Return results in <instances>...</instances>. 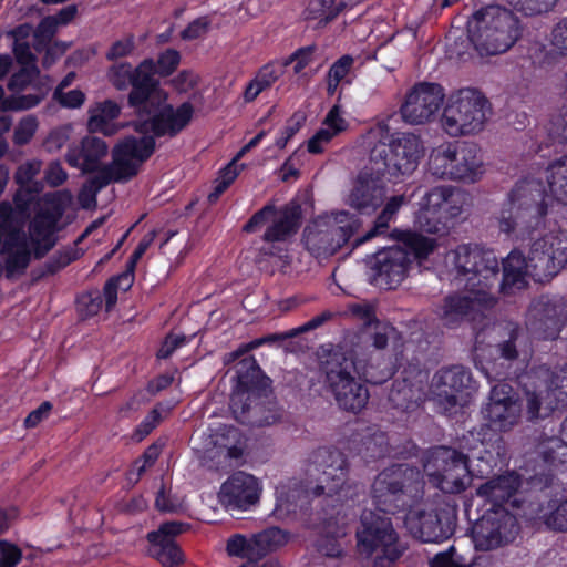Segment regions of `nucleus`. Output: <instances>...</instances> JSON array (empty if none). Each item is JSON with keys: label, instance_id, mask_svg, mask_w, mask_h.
I'll return each mask as SVG.
<instances>
[{"label": "nucleus", "instance_id": "nucleus-1", "mask_svg": "<svg viewBox=\"0 0 567 567\" xmlns=\"http://www.w3.org/2000/svg\"><path fill=\"white\" fill-rule=\"evenodd\" d=\"M419 472L404 465L382 471L372 484V498L377 511H364L357 529V546L360 554L374 556L373 567H390L403 547L392 520L385 514L395 513L406 503L405 489L417 478Z\"/></svg>", "mask_w": 567, "mask_h": 567}, {"label": "nucleus", "instance_id": "nucleus-2", "mask_svg": "<svg viewBox=\"0 0 567 567\" xmlns=\"http://www.w3.org/2000/svg\"><path fill=\"white\" fill-rule=\"evenodd\" d=\"M445 267L465 290L462 296L446 298L440 315L444 324L453 326L465 317L475 320L494 306L492 288L497 281L498 260L492 250L476 244L458 245L446 254Z\"/></svg>", "mask_w": 567, "mask_h": 567}, {"label": "nucleus", "instance_id": "nucleus-3", "mask_svg": "<svg viewBox=\"0 0 567 567\" xmlns=\"http://www.w3.org/2000/svg\"><path fill=\"white\" fill-rule=\"evenodd\" d=\"M70 200L71 194L66 190L45 194L43 202L51 209L40 212L33 218L29 226V238L18 231L11 205L6 202L0 204V254L4 257L8 276L22 272L32 257L41 258L54 246L62 206Z\"/></svg>", "mask_w": 567, "mask_h": 567}, {"label": "nucleus", "instance_id": "nucleus-4", "mask_svg": "<svg viewBox=\"0 0 567 567\" xmlns=\"http://www.w3.org/2000/svg\"><path fill=\"white\" fill-rule=\"evenodd\" d=\"M158 73L153 60H144L133 70L134 89L128 95V103L137 114L136 138L143 136H174L192 121L194 107L183 103L173 109L167 103V93L155 81Z\"/></svg>", "mask_w": 567, "mask_h": 567}, {"label": "nucleus", "instance_id": "nucleus-5", "mask_svg": "<svg viewBox=\"0 0 567 567\" xmlns=\"http://www.w3.org/2000/svg\"><path fill=\"white\" fill-rule=\"evenodd\" d=\"M363 138L371 146V162L381 164L384 172L393 177L411 175L424 155V146L419 136L403 133L391 138L385 122L375 124Z\"/></svg>", "mask_w": 567, "mask_h": 567}, {"label": "nucleus", "instance_id": "nucleus-6", "mask_svg": "<svg viewBox=\"0 0 567 567\" xmlns=\"http://www.w3.org/2000/svg\"><path fill=\"white\" fill-rule=\"evenodd\" d=\"M399 245L378 251L370 260L372 282L382 289L396 288L408 276L413 260L427 258L436 240L414 231L401 233Z\"/></svg>", "mask_w": 567, "mask_h": 567}, {"label": "nucleus", "instance_id": "nucleus-7", "mask_svg": "<svg viewBox=\"0 0 567 567\" xmlns=\"http://www.w3.org/2000/svg\"><path fill=\"white\" fill-rule=\"evenodd\" d=\"M155 140L152 136L125 137L112 152V163L92 176L79 194L82 207L95 205L96 193L110 182L127 181L135 176L142 165L154 152Z\"/></svg>", "mask_w": 567, "mask_h": 567}, {"label": "nucleus", "instance_id": "nucleus-8", "mask_svg": "<svg viewBox=\"0 0 567 567\" xmlns=\"http://www.w3.org/2000/svg\"><path fill=\"white\" fill-rule=\"evenodd\" d=\"M474 436L470 432L461 443L462 450L467 454L446 446L435 447L427 453L423 467L433 486L444 493L457 494L471 485L473 474L468 468L470 454L480 446L484 447V442Z\"/></svg>", "mask_w": 567, "mask_h": 567}, {"label": "nucleus", "instance_id": "nucleus-9", "mask_svg": "<svg viewBox=\"0 0 567 567\" xmlns=\"http://www.w3.org/2000/svg\"><path fill=\"white\" fill-rule=\"evenodd\" d=\"M546 214L547 204L539 184L535 181H523L508 195L507 202L496 216V225L506 236L524 237L540 226Z\"/></svg>", "mask_w": 567, "mask_h": 567}, {"label": "nucleus", "instance_id": "nucleus-10", "mask_svg": "<svg viewBox=\"0 0 567 567\" xmlns=\"http://www.w3.org/2000/svg\"><path fill=\"white\" fill-rule=\"evenodd\" d=\"M470 33L481 55L502 54L517 41L518 21L506 9L488 7L475 14Z\"/></svg>", "mask_w": 567, "mask_h": 567}, {"label": "nucleus", "instance_id": "nucleus-11", "mask_svg": "<svg viewBox=\"0 0 567 567\" xmlns=\"http://www.w3.org/2000/svg\"><path fill=\"white\" fill-rule=\"evenodd\" d=\"M489 114L491 105L480 91L461 89L449 95L441 125L450 136L472 135L483 131Z\"/></svg>", "mask_w": 567, "mask_h": 567}, {"label": "nucleus", "instance_id": "nucleus-12", "mask_svg": "<svg viewBox=\"0 0 567 567\" xmlns=\"http://www.w3.org/2000/svg\"><path fill=\"white\" fill-rule=\"evenodd\" d=\"M351 370L369 382L379 383L383 378H375L361 359L337 358L329 363L327 383L339 406L353 413L360 412L368 403L367 388L351 375Z\"/></svg>", "mask_w": 567, "mask_h": 567}, {"label": "nucleus", "instance_id": "nucleus-13", "mask_svg": "<svg viewBox=\"0 0 567 567\" xmlns=\"http://www.w3.org/2000/svg\"><path fill=\"white\" fill-rule=\"evenodd\" d=\"M429 167L440 178L468 183L477 182L485 172L481 151L471 143L440 144L430 155Z\"/></svg>", "mask_w": 567, "mask_h": 567}, {"label": "nucleus", "instance_id": "nucleus-14", "mask_svg": "<svg viewBox=\"0 0 567 567\" xmlns=\"http://www.w3.org/2000/svg\"><path fill=\"white\" fill-rule=\"evenodd\" d=\"M359 226L360 220L346 210L319 216L305 229L306 247L317 257L333 255Z\"/></svg>", "mask_w": 567, "mask_h": 567}, {"label": "nucleus", "instance_id": "nucleus-15", "mask_svg": "<svg viewBox=\"0 0 567 567\" xmlns=\"http://www.w3.org/2000/svg\"><path fill=\"white\" fill-rule=\"evenodd\" d=\"M470 206V196L463 190L439 186L429 190L420 202L415 225L423 231L436 234L446 223L461 216Z\"/></svg>", "mask_w": 567, "mask_h": 567}, {"label": "nucleus", "instance_id": "nucleus-16", "mask_svg": "<svg viewBox=\"0 0 567 567\" xmlns=\"http://www.w3.org/2000/svg\"><path fill=\"white\" fill-rule=\"evenodd\" d=\"M193 449L199 454L200 462L209 470H225L229 460H239L247 449V436L236 426L220 425L205 436H194Z\"/></svg>", "mask_w": 567, "mask_h": 567}, {"label": "nucleus", "instance_id": "nucleus-17", "mask_svg": "<svg viewBox=\"0 0 567 567\" xmlns=\"http://www.w3.org/2000/svg\"><path fill=\"white\" fill-rule=\"evenodd\" d=\"M410 534L424 543H440L454 530L453 515L447 505L434 501L413 503L404 516Z\"/></svg>", "mask_w": 567, "mask_h": 567}, {"label": "nucleus", "instance_id": "nucleus-18", "mask_svg": "<svg viewBox=\"0 0 567 567\" xmlns=\"http://www.w3.org/2000/svg\"><path fill=\"white\" fill-rule=\"evenodd\" d=\"M475 388L471 374L462 367H453L436 372L431 382V400L447 414L457 413L473 398Z\"/></svg>", "mask_w": 567, "mask_h": 567}, {"label": "nucleus", "instance_id": "nucleus-19", "mask_svg": "<svg viewBox=\"0 0 567 567\" xmlns=\"http://www.w3.org/2000/svg\"><path fill=\"white\" fill-rule=\"evenodd\" d=\"M315 463L323 467L318 477L319 484L315 489L316 495L327 494L336 496L339 501L353 499L359 496L360 487L347 482L346 461L338 451L320 450L316 454Z\"/></svg>", "mask_w": 567, "mask_h": 567}, {"label": "nucleus", "instance_id": "nucleus-20", "mask_svg": "<svg viewBox=\"0 0 567 567\" xmlns=\"http://www.w3.org/2000/svg\"><path fill=\"white\" fill-rule=\"evenodd\" d=\"M529 250L536 281L549 280L567 267V236L564 234H546L535 239Z\"/></svg>", "mask_w": 567, "mask_h": 567}, {"label": "nucleus", "instance_id": "nucleus-21", "mask_svg": "<svg viewBox=\"0 0 567 567\" xmlns=\"http://www.w3.org/2000/svg\"><path fill=\"white\" fill-rule=\"evenodd\" d=\"M445 93L436 83L421 82L406 93L400 113L404 122L412 125L433 121L444 103Z\"/></svg>", "mask_w": 567, "mask_h": 567}, {"label": "nucleus", "instance_id": "nucleus-22", "mask_svg": "<svg viewBox=\"0 0 567 567\" xmlns=\"http://www.w3.org/2000/svg\"><path fill=\"white\" fill-rule=\"evenodd\" d=\"M518 532L514 515L506 509H491L473 527L478 550H492L514 539Z\"/></svg>", "mask_w": 567, "mask_h": 567}, {"label": "nucleus", "instance_id": "nucleus-23", "mask_svg": "<svg viewBox=\"0 0 567 567\" xmlns=\"http://www.w3.org/2000/svg\"><path fill=\"white\" fill-rule=\"evenodd\" d=\"M300 208L291 204L276 209L274 206H265L257 212L245 225L246 231H254L264 223L269 226L264 235L267 243H284L295 235L299 228Z\"/></svg>", "mask_w": 567, "mask_h": 567}, {"label": "nucleus", "instance_id": "nucleus-24", "mask_svg": "<svg viewBox=\"0 0 567 567\" xmlns=\"http://www.w3.org/2000/svg\"><path fill=\"white\" fill-rule=\"evenodd\" d=\"M241 363L247 368V372L238 374V381L230 398V409L238 421L245 422L251 403L266 394L270 386V379L262 374L252 358Z\"/></svg>", "mask_w": 567, "mask_h": 567}, {"label": "nucleus", "instance_id": "nucleus-25", "mask_svg": "<svg viewBox=\"0 0 567 567\" xmlns=\"http://www.w3.org/2000/svg\"><path fill=\"white\" fill-rule=\"evenodd\" d=\"M262 484L252 474L237 471L220 486L218 498L223 506L231 511H249L260 498Z\"/></svg>", "mask_w": 567, "mask_h": 567}, {"label": "nucleus", "instance_id": "nucleus-26", "mask_svg": "<svg viewBox=\"0 0 567 567\" xmlns=\"http://www.w3.org/2000/svg\"><path fill=\"white\" fill-rule=\"evenodd\" d=\"M520 411V404L512 386L499 383L492 388L489 401L482 413L491 429L505 432L518 423Z\"/></svg>", "mask_w": 567, "mask_h": 567}, {"label": "nucleus", "instance_id": "nucleus-27", "mask_svg": "<svg viewBox=\"0 0 567 567\" xmlns=\"http://www.w3.org/2000/svg\"><path fill=\"white\" fill-rule=\"evenodd\" d=\"M385 187L379 175L362 171L347 196V204L362 213L374 212L383 202Z\"/></svg>", "mask_w": 567, "mask_h": 567}, {"label": "nucleus", "instance_id": "nucleus-28", "mask_svg": "<svg viewBox=\"0 0 567 567\" xmlns=\"http://www.w3.org/2000/svg\"><path fill=\"white\" fill-rule=\"evenodd\" d=\"M185 525L178 522H167L157 532L147 535L151 544L150 551L164 567H174L183 560L182 553L174 542V536L183 533Z\"/></svg>", "mask_w": 567, "mask_h": 567}, {"label": "nucleus", "instance_id": "nucleus-29", "mask_svg": "<svg viewBox=\"0 0 567 567\" xmlns=\"http://www.w3.org/2000/svg\"><path fill=\"white\" fill-rule=\"evenodd\" d=\"M535 272L532 267L530 252L528 254V259H526L520 251H511L503 260L502 293L509 296L525 289L529 277L536 280Z\"/></svg>", "mask_w": 567, "mask_h": 567}, {"label": "nucleus", "instance_id": "nucleus-30", "mask_svg": "<svg viewBox=\"0 0 567 567\" xmlns=\"http://www.w3.org/2000/svg\"><path fill=\"white\" fill-rule=\"evenodd\" d=\"M526 396L530 420L548 416L567 399V375L561 377V383H556L555 389L539 385L534 392L527 391Z\"/></svg>", "mask_w": 567, "mask_h": 567}, {"label": "nucleus", "instance_id": "nucleus-31", "mask_svg": "<svg viewBox=\"0 0 567 567\" xmlns=\"http://www.w3.org/2000/svg\"><path fill=\"white\" fill-rule=\"evenodd\" d=\"M109 147L106 143L97 137L83 138L80 146L69 150L68 163L84 173L95 172L97 174L105 166L101 167V161L106 156Z\"/></svg>", "mask_w": 567, "mask_h": 567}, {"label": "nucleus", "instance_id": "nucleus-32", "mask_svg": "<svg viewBox=\"0 0 567 567\" xmlns=\"http://www.w3.org/2000/svg\"><path fill=\"white\" fill-rule=\"evenodd\" d=\"M519 486V476L514 472H506L481 484L476 489V495L491 503L492 509H504L503 504L514 496Z\"/></svg>", "mask_w": 567, "mask_h": 567}, {"label": "nucleus", "instance_id": "nucleus-33", "mask_svg": "<svg viewBox=\"0 0 567 567\" xmlns=\"http://www.w3.org/2000/svg\"><path fill=\"white\" fill-rule=\"evenodd\" d=\"M349 128L346 112L340 105H333L326 114L321 127L308 141L307 148L312 154L321 153L324 147L338 135Z\"/></svg>", "mask_w": 567, "mask_h": 567}, {"label": "nucleus", "instance_id": "nucleus-34", "mask_svg": "<svg viewBox=\"0 0 567 567\" xmlns=\"http://www.w3.org/2000/svg\"><path fill=\"white\" fill-rule=\"evenodd\" d=\"M350 519L344 515L324 522L317 540V550L327 557L338 558L343 553V538L348 534Z\"/></svg>", "mask_w": 567, "mask_h": 567}, {"label": "nucleus", "instance_id": "nucleus-35", "mask_svg": "<svg viewBox=\"0 0 567 567\" xmlns=\"http://www.w3.org/2000/svg\"><path fill=\"white\" fill-rule=\"evenodd\" d=\"M87 128L93 133H101L107 136L118 132L116 123L121 114V106L113 100H104L90 105L87 110Z\"/></svg>", "mask_w": 567, "mask_h": 567}, {"label": "nucleus", "instance_id": "nucleus-36", "mask_svg": "<svg viewBox=\"0 0 567 567\" xmlns=\"http://www.w3.org/2000/svg\"><path fill=\"white\" fill-rule=\"evenodd\" d=\"M352 0H309L303 18L313 28H323L334 20Z\"/></svg>", "mask_w": 567, "mask_h": 567}, {"label": "nucleus", "instance_id": "nucleus-37", "mask_svg": "<svg viewBox=\"0 0 567 567\" xmlns=\"http://www.w3.org/2000/svg\"><path fill=\"white\" fill-rule=\"evenodd\" d=\"M408 203V198L404 195H394L386 199L381 213L378 215L374 226L358 240V245L362 244L371 238L385 233L389 228L390 223L395 219L396 214Z\"/></svg>", "mask_w": 567, "mask_h": 567}, {"label": "nucleus", "instance_id": "nucleus-38", "mask_svg": "<svg viewBox=\"0 0 567 567\" xmlns=\"http://www.w3.org/2000/svg\"><path fill=\"white\" fill-rule=\"evenodd\" d=\"M546 176L551 195L567 205V156L553 162L546 169Z\"/></svg>", "mask_w": 567, "mask_h": 567}, {"label": "nucleus", "instance_id": "nucleus-39", "mask_svg": "<svg viewBox=\"0 0 567 567\" xmlns=\"http://www.w3.org/2000/svg\"><path fill=\"white\" fill-rule=\"evenodd\" d=\"M33 87L38 94L41 89H47V93L50 90L49 79L47 76H41L37 65H32L30 68H22L18 73H14L9 83L8 87L10 91H22L27 87Z\"/></svg>", "mask_w": 567, "mask_h": 567}, {"label": "nucleus", "instance_id": "nucleus-40", "mask_svg": "<svg viewBox=\"0 0 567 567\" xmlns=\"http://www.w3.org/2000/svg\"><path fill=\"white\" fill-rule=\"evenodd\" d=\"M539 308H535L537 312H543L544 323L553 331L546 334V338H554L567 320V303L563 301L538 303Z\"/></svg>", "mask_w": 567, "mask_h": 567}, {"label": "nucleus", "instance_id": "nucleus-41", "mask_svg": "<svg viewBox=\"0 0 567 567\" xmlns=\"http://www.w3.org/2000/svg\"><path fill=\"white\" fill-rule=\"evenodd\" d=\"M47 95V89H41L38 94L6 96L3 86L0 85V111H22L37 106Z\"/></svg>", "mask_w": 567, "mask_h": 567}, {"label": "nucleus", "instance_id": "nucleus-42", "mask_svg": "<svg viewBox=\"0 0 567 567\" xmlns=\"http://www.w3.org/2000/svg\"><path fill=\"white\" fill-rule=\"evenodd\" d=\"M544 460L551 464L567 463V416L561 425L560 437H551L542 449Z\"/></svg>", "mask_w": 567, "mask_h": 567}, {"label": "nucleus", "instance_id": "nucleus-43", "mask_svg": "<svg viewBox=\"0 0 567 567\" xmlns=\"http://www.w3.org/2000/svg\"><path fill=\"white\" fill-rule=\"evenodd\" d=\"M227 553L230 556L247 558L249 561L260 558L256 535L251 538H246L241 535L233 536L227 543Z\"/></svg>", "mask_w": 567, "mask_h": 567}, {"label": "nucleus", "instance_id": "nucleus-44", "mask_svg": "<svg viewBox=\"0 0 567 567\" xmlns=\"http://www.w3.org/2000/svg\"><path fill=\"white\" fill-rule=\"evenodd\" d=\"M289 539V534L277 527L268 528L257 534L256 542L258 549L260 550V557L266 555L268 551H272L285 546Z\"/></svg>", "mask_w": 567, "mask_h": 567}, {"label": "nucleus", "instance_id": "nucleus-45", "mask_svg": "<svg viewBox=\"0 0 567 567\" xmlns=\"http://www.w3.org/2000/svg\"><path fill=\"white\" fill-rule=\"evenodd\" d=\"M545 525L555 530H567V499L550 501L542 514Z\"/></svg>", "mask_w": 567, "mask_h": 567}, {"label": "nucleus", "instance_id": "nucleus-46", "mask_svg": "<svg viewBox=\"0 0 567 567\" xmlns=\"http://www.w3.org/2000/svg\"><path fill=\"white\" fill-rule=\"evenodd\" d=\"M353 64L350 55H343L336 61L329 70L327 90L330 95L334 94L339 83L346 79Z\"/></svg>", "mask_w": 567, "mask_h": 567}, {"label": "nucleus", "instance_id": "nucleus-47", "mask_svg": "<svg viewBox=\"0 0 567 567\" xmlns=\"http://www.w3.org/2000/svg\"><path fill=\"white\" fill-rule=\"evenodd\" d=\"M133 68L130 63L112 65L107 71L109 82L117 90H126L130 85L134 87Z\"/></svg>", "mask_w": 567, "mask_h": 567}, {"label": "nucleus", "instance_id": "nucleus-48", "mask_svg": "<svg viewBox=\"0 0 567 567\" xmlns=\"http://www.w3.org/2000/svg\"><path fill=\"white\" fill-rule=\"evenodd\" d=\"M133 274L124 272L115 279L110 280L104 287L105 308L110 311L117 301V288L126 290L133 282Z\"/></svg>", "mask_w": 567, "mask_h": 567}, {"label": "nucleus", "instance_id": "nucleus-49", "mask_svg": "<svg viewBox=\"0 0 567 567\" xmlns=\"http://www.w3.org/2000/svg\"><path fill=\"white\" fill-rule=\"evenodd\" d=\"M159 455V446L154 444L146 449L141 458L136 460L133 468L128 473V480L136 483L141 475L152 466Z\"/></svg>", "mask_w": 567, "mask_h": 567}, {"label": "nucleus", "instance_id": "nucleus-50", "mask_svg": "<svg viewBox=\"0 0 567 567\" xmlns=\"http://www.w3.org/2000/svg\"><path fill=\"white\" fill-rule=\"evenodd\" d=\"M38 126L39 122L35 116L27 115L22 117L14 128L13 142L17 145H24L29 143L34 136Z\"/></svg>", "mask_w": 567, "mask_h": 567}, {"label": "nucleus", "instance_id": "nucleus-51", "mask_svg": "<svg viewBox=\"0 0 567 567\" xmlns=\"http://www.w3.org/2000/svg\"><path fill=\"white\" fill-rule=\"evenodd\" d=\"M53 99L65 109H79L81 107L85 100V93L79 89L74 90H63L55 89L53 93Z\"/></svg>", "mask_w": 567, "mask_h": 567}, {"label": "nucleus", "instance_id": "nucleus-52", "mask_svg": "<svg viewBox=\"0 0 567 567\" xmlns=\"http://www.w3.org/2000/svg\"><path fill=\"white\" fill-rule=\"evenodd\" d=\"M59 28L60 25L56 23L53 16L44 17L38 24L34 32L37 50H41V47L55 34Z\"/></svg>", "mask_w": 567, "mask_h": 567}, {"label": "nucleus", "instance_id": "nucleus-53", "mask_svg": "<svg viewBox=\"0 0 567 567\" xmlns=\"http://www.w3.org/2000/svg\"><path fill=\"white\" fill-rule=\"evenodd\" d=\"M313 47L301 48L296 51L291 56L281 61L285 64V68L291 63H293V72L295 74H300L303 70L311 64L313 60Z\"/></svg>", "mask_w": 567, "mask_h": 567}, {"label": "nucleus", "instance_id": "nucleus-54", "mask_svg": "<svg viewBox=\"0 0 567 567\" xmlns=\"http://www.w3.org/2000/svg\"><path fill=\"white\" fill-rule=\"evenodd\" d=\"M135 49L133 35H126L115 41L106 52V59L110 61L125 58L132 54Z\"/></svg>", "mask_w": 567, "mask_h": 567}, {"label": "nucleus", "instance_id": "nucleus-55", "mask_svg": "<svg viewBox=\"0 0 567 567\" xmlns=\"http://www.w3.org/2000/svg\"><path fill=\"white\" fill-rule=\"evenodd\" d=\"M21 558L22 553L16 545L0 540V567H16Z\"/></svg>", "mask_w": 567, "mask_h": 567}, {"label": "nucleus", "instance_id": "nucleus-56", "mask_svg": "<svg viewBox=\"0 0 567 567\" xmlns=\"http://www.w3.org/2000/svg\"><path fill=\"white\" fill-rule=\"evenodd\" d=\"M285 73V64L281 61H275L261 66L256 75L270 87Z\"/></svg>", "mask_w": 567, "mask_h": 567}, {"label": "nucleus", "instance_id": "nucleus-57", "mask_svg": "<svg viewBox=\"0 0 567 567\" xmlns=\"http://www.w3.org/2000/svg\"><path fill=\"white\" fill-rule=\"evenodd\" d=\"M212 21L208 17H199L192 21L186 29L182 32L184 40L200 39L209 31Z\"/></svg>", "mask_w": 567, "mask_h": 567}, {"label": "nucleus", "instance_id": "nucleus-58", "mask_svg": "<svg viewBox=\"0 0 567 567\" xmlns=\"http://www.w3.org/2000/svg\"><path fill=\"white\" fill-rule=\"evenodd\" d=\"M277 505L276 512H290L291 505L300 497L299 489H290L286 485L277 487Z\"/></svg>", "mask_w": 567, "mask_h": 567}, {"label": "nucleus", "instance_id": "nucleus-59", "mask_svg": "<svg viewBox=\"0 0 567 567\" xmlns=\"http://www.w3.org/2000/svg\"><path fill=\"white\" fill-rule=\"evenodd\" d=\"M557 0H512L511 2L526 14H536L547 11Z\"/></svg>", "mask_w": 567, "mask_h": 567}, {"label": "nucleus", "instance_id": "nucleus-60", "mask_svg": "<svg viewBox=\"0 0 567 567\" xmlns=\"http://www.w3.org/2000/svg\"><path fill=\"white\" fill-rule=\"evenodd\" d=\"M179 59V53L176 50L168 49L163 52L156 64L158 74L163 76L169 75L177 68Z\"/></svg>", "mask_w": 567, "mask_h": 567}, {"label": "nucleus", "instance_id": "nucleus-61", "mask_svg": "<svg viewBox=\"0 0 567 567\" xmlns=\"http://www.w3.org/2000/svg\"><path fill=\"white\" fill-rule=\"evenodd\" d=\"M431 567H467V564L451 547L447 551L437 554L432 559Z\"/></svg>", "mask_w": 567, "mask_h": 567}, {"label": "nucleus", "instance_id": "nucleus-62", "mask_svg": "<svg viewBox=\"0 0 567 567\" xmlns=\"http://www.w3.org/2000/svg\"><path fill=\"white\" fill-rule=\"evenodd\" d=\"M41 162L38 159L22 164L16 172V181L21 186L28 185L40 172Z\"/></svg>", "mask_w": 567, "mask_h": 567}, {"label": "nucleus", "instance_id": "nucleus-63", "mask_svg": "<svg viewBox=\"0 0 567 567\" xmlns=\"http://www.w3.org/2000/svg\"><path fill=\"white\" fill-rule=\"evenodd\" d=\"M66 178L68 174L59 162H52L49 164L44 172V179L52 187L60 186L66 181Z\"/></svg>", "mask_w": 567, "mask_h": 567}, {"label": "nucleus", "instance_id": "nucleus-64", "mask_svg": "<svg viewBox=\"0 0 567 567\" xmlns=\"http://www.w3.org/2000/svg\"><path fill=\"white\" fill-rule=\"evenodd\" d=\"M551 43L561 54L567 55V17L554 28Z\"/></svg>", "mask_w": 567, "mask_h": 567}]
</instances>
